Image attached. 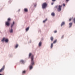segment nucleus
Instances as JSON below:
<instances>
[{
  "label": "nucleus",
  "instance_id": "nucleus-1",
  "mask_svg": "<svg viewBox=\"0 0 75 75\" xmlns=\"http://www.w3.org/2000/svg\"><path fill=\"white\" fill-rule=\"evenodd\" d=\"M31 57V65H30L29 66V68L30 69H33V65H34V56L32 55V53H30L29 54V58H30Z\"/></svg>",
  "mask_w": 75,
  "mask_h": 75
},
{
  "label": "nucleus",
  "instance_id": "nucleus-2",
  "mask_svg": "<svg viewBox=\"0 0 75 75\" xmlns=\"http://www.w3.org/2000/svg\"><path fill=\"white\" fill-rule=\"evenodd\" d=\"M4 41L6 42H8V39L4 38L1 41L2 42H4Z\"/></svg>",
  "mask_w": 75,
  "mask_h": 75
},
{
  "label": "nucleus",
  "instance_id": "nucleus-3",
  "mask_svg": "<svg viewBox=\"0 0 75 75\" xmlns=\"http://www.w3.org/2000/svg\"><path fill=\"white\" fill-rule=\"evenodd\" d=\"M47 4L46 3H43L42 5V8H46V7H47Z\"/></svg>",
  "mask_w": 75,
  "mask_h": 75
},
{
  "label": "nucleus",
  "instance_id": "nucleus-4",
  "mask_svg": "<svg viewBox=\"0 0 75 75\" xmlns=\"http://www.w3.org/2000/svg\"><path fill=\"white\" fill-rule=\"evenodd\" d=\"M61 7H62V6L59 5V8H57L58 11H60L61 10Z\"/></svg>",
  "mask_w": 75,
  "mask_h": 75
},
{
  "label": "nucleus",
  "instance_id": "nucleus-5",
  "mask_svg": "<svg viewBox=\"0 0 75 75\" xmlns=\"http://www.w3.org/2000/svg\"><path fill=\"white\" fill-rule=\"evenodd\" d=\"M6 25L7 26H9L10 25V21H7L5 23Z\"/></svg>",
  "mask_w": 75,
  "mask_h": 75
},
{
  "label": "nucleus",
  "instance_id": "nucleus-6",
  "mask_svg": "<svg viewBox=\"0 0 75 75\" xmlns=\"http://www.w3.org/2000/svg\"><path fill=\"white\" fill-rule=\"evenodd\" d=\"M4 68H5V66H4L2 68H1V69L0 70V72H1L2 71H4Z\"/></svg>",
  "mask_w": 75,
  "mask_h": 75
},
{
  "label": "nucleus",
  "instance_id": "nucleus-7",
  "mask_svg": "<svg viewBox=\"0 0 75 75\" xmlns=\"http://www.w3.org/2000/svg\"><path fill=\"white\" fill-rule=\"evenodd\" d=\"M15 22L14 21H13V24H11V28H12L13 27V26H14V25Z\"/></svg>",
  "mask_w": 75,
  "mask_h": 75
},
{
  "label": "nucleus",
  "instance_id": "nucleus-8",
  "mask_svg": "<svg viewBox=\"0 0 75 75\" xmlns=\"http://www.w3.org/2000/svg\"><path fill=\"white\" fill-rule=\"evenodd\" d=\"M9 31L11 33H12L13 32V29L11 28V30H9Z\"/></svg>",
  "mask_w": 75,
  "mask_h": 75
},
{
  "label": "nucleus",
  "instance_id": "nucleus-9",
  "mask_svg": "<svg viewBox=\"0 0 75 75\" xmlns=\"http://www.w3.org/2000/svg\"><path fill=\"white\" fill-rule=\"evenodd\" d=\"M50 40L52 41H53V40H54V38L53 37H51L50 38Z\"/></svg>",
  "mask_w": 75,
  "mask_h": 75
},
{
  "label": "nucleus",
  "instance_id": "nucleus-10",
  "mask_svg": "<svg viewBox=\"0 0 75 75\" xmlns=\"http://www.w3.org/2000/svg\"><path fill=\"white\" fill-rule=\"evenodd\" d=\"M64 24H65V22H62L61 24V26L62 27V25H64Z\"/></svg>",
  "mask_w": 75,
  "mask_h": 75
},
{
  "label": "nucleus",
  "instance_id": "nucleus-11",
  "mask_svg": "<svg viewBox=\"0 0 75 75\" xmlns=\"http://www.w3.org/2000/svg\"><path fill=\"white\" fill-rule=\"evenodd\" d=\"M24 10L25 12H28V9L27 8H25Z\"/></svg>",
  "mask_w": 75,
  "mask_h": 75
},
{
  "label": "nucleus",
  "instance_id": "nucleus-12",
  "mask_svg": "<svg viewBox=\"0 0 75 75\" xmlns=\"http://www.w3.org/2000/svg\"><path fill=\"white\" fill-rule=\"evenodd\" d=\"M69 25H70L69 27H71L72 26V23H69Z\"/></svg>",
  "mask_w": 75,
  "mask_h": 75
},
{
  "label": "nucleus",
  "instance_id": "nucleus-13",
  "mask_svg": "<svg viewBox=\"0 0 75 75\" xmlns=\"http://www.w3.org/2000/svg\"><path fill=\"white\" fill-rule=\"evenodd\" d=\"M42 44V43L41 42H40L39 44V47H41V46Z\"/></svg>",
  "mask_w": 75,
  "mask_h": 75
},
{
  "label": "nucleus",
  "instance_id": "nucleus-14",
  "mask_svg": "<svg viewBox=\"0 0 75 75\" xmlns=\"http://www.w3.org/2000/svg\"><path fill=\"white\" fill-rule=\"evenodd\" d=\"M29 28H30V27H29L27 28L26 29V31H28V30H29Z\"/></svg>",
  "mask_w": 75,
  "mask_h": 75
},
{
  "label": "nucleus",
  "instance_id": "nucleus-15",
  "mask_svg": "<svg viewBox=\"0 0 75 75\" xmlns=\"http://www.w3.org/2000/svg\"><path fill=\"white\" fill-rule=\"evenodd\" d=\"M20 62L22 64H24V62L23 60H21V61Z\"/></svg>",
  "mask_w": 75,
  "mask_h": 75
},
{
  "label": "nucleus",
  "instance_id": "nucleus-16",
  "mask_svg": "<svg viewBox=\"0 0 75 75\" xmlns=\"http://www.w3.org/2000/svg\"><path fill=\"white\" fill-rule=\"evenodd\" d=\"M51 15L52 16H55V13H51Z\"/></svg>",
  "mask_w": 75,
  "mask_h": 75
},
{
  "label": "nucleus",
  "instance_id": "nucleus-17",
  "mask_svg": "<svg viewBox=\"0 0 75 75\" xmlns=\"http://www.w3.org/2000/svg\"><path fill=\"white\" fill-rule=\"evenodd\" d=\"M26 72V71H23V74H25V73Z\"/></svg>",
  "mask_w": 75,
  "mask_h": 75
},
{
  "label": "nucleus",
  "instance_id": "nucleus-18",
  "mask_svg": "<svg viewBox=\"0 0 75 75\" xmlns=\"http://www.w3.org/2000/svg\"><path fill=\"white\" fill-rule=\"evenodd\" d=\"M18 47V44H17L15 46V47L16 48H17V47Z\"/></svg>",
  "mask_w": 75,
  "mask_h": 75
},
{
  "label": "nucleus",
  "instance_id": "nucleus-19",
  "mask_svg": "<svg viewBox=\"0 0 75 75\" xmlns=\"http://www.w3.org/2000/svg\"><path fill=\"white\" fill-rule=\"evenodd\" d=\"M53 47V43H51V48H52Z\"/></svg>",
  "mask_w": 75,
  "mask_h": 75
},
{
  "label": "nucleus",
  "instance_id": "nucleus-20",
  "mask_svg": "<svg viewBox=\"0 0 75 75\" xmlns=\"http://www.w3.org/2000/svg\"><path fill=\"white\" fill-rule=\"evenodd\" d=\"M47 21V18H46L45 20L43 21V23H45V22Z\"/></svg>",
  "mask_w": 75,
  "mask_h": 75
},
{
  "label": "nucleus",
  "instance_id": "nucleus-21",
  "mask_svg": "<svg viewBox=\"0 0 75 75\" xmlns=\"http://www.w3.org/2000/svg\"><path fill=\"white\" fill-rule=\"evenodd\" d=\"M11 20V19H10V18H8V21H10Z\"/></svg>",
  "mask_w": 75,
  "mask_h": 75
},
{
  "label": "nucleus",
  "instance_id": "nucleus-22",
  "mask_svg": "<svg viewBox=\"0 0 75 75\" xmlns=\"http://www.w3.org/2000/svg\"><path fill=\"white\" fill-rule=\"evenodd\" d=\"M57 42V40H55L53 42V44H55Z\"/></svg>",
  "mask_w": 75,
  "mask_h": 75
},
{
  "label": "nucleus",
  "instance_id": "nucleus-23",
  "mask_svg": "<svg viewBox=\"0 0 75 75\" xmlns=\"http://www.w3.org/2000/svg\"><path fill=\"white\" fill-rule=\"evenodd\" d=\"M73 21L74 22V23H75V18H74V19L73 20Z\"/></svg>",
  "mask_w": 75,
  "mask_h": 75
},
{
  "label": "nucleus",
  "instance_id": "nucleus-24",
  "mask_svg": "<svg viewBox=\"0 0 75 75\" xmlns=\"http://www.w3.org/2000/svg\"><path fill=\"white\" fill-rule=\"evenodd\" d=\"M57 30H55L54 31V33H57Z\"/></svg>",
  "mask_w": 75,
  "mask_h": 75
},
{
  "label": "nucleus",
  "instance_id": "nucleus-25",
  "mask_svg": "<svg viewBox=\"0 0 75 75\" xmlns=\"http://www.w3.org/2000/svg\"><path fill=\"white\" fill-rule=\"evenodd\" d=\"M71 20H72V18H70L69 19V21H71Z\"/></svg>",
  "mask_w": 75,
  "mask_h": 75
},
{
  "label": "nucleus",
  "instance_id": "nucleus-26",
  "mask_svg": "<svg viewBox=\"0 0 75 75\" xmlns=\"http://www.w3.org/2000/svg\"><path fill=\"white\" fill-rule=\"evenodd\" d=\"M63 6H65V4H63Z\"/></svg>",
  "mask_w": 75,
  "mask_h": 75
},
{
  "label": "nucleus",
  "instance_id": "nucleus-27",
  "mask_svg": "<svg viewBox=\"0 0 75 75\" xmlns=\"http://www.w3.org/2000/svg\"><path fill=\"white\" fill-rule=\"evenodd\" d=\"M64 35L62 36V38H64Z\"/></svg>",
  "mask_w": 75,
  "mask_h": 75
},
{
  "label": "nucleus",
  "instance_id": "nucleus-28",
  "mask_svg": "<svg viewBox=\"0 0 75 75\" xmlns=\"http://www.w3.org/2000/svg\"><path fill=\"white\" fill-rule=\"evenodd\" d=\"M56 0H52L53 1H55Z\"/></svg>",
  "mask_w": 75,
  "mask_h": 75
},
{
  "label": "nucleus",
  "instance_id": "nucleus-29",
  "mask_svg": "<svg viewBox=\"0 0 75 75\" xmlns=\"http://www.w3.org/2000/svg\"><path fill=\"white\" fill-rule=\"evenodd\" d=\"M53 4H54V3L53 2V3H51V5H53Z\"/></svg>",
  "mask_w": 75,
  "mask_h": 75
},
{
  "label": "nucleus",
  "instance_id": "nucleus-30",
  "mask_svg": "<svg viewBox=\"0 0 75 75\" xmlns=\"http://www.w3.org/2000/svg\"><path fill=\"white\" fill-rule=\"evenodd\" d=\"M69 1V0H66V1Z\"/></svg>",
  "mask_w": 75,
  "mask_h": 75
},
{
  "label": "nucleus",
  "instance_id": "nucleus-31",
  "mask_svg": "<svg viewBox=\"0 0 75 75\" xmlns=\"http://www.w3.org/2000/svg\"><path fill=\"white\" fill-rule=\"evenodd\" d=\"M0 75H2V74H0Z\"/></svg>",
  "mask_w": 75,
  "mask_h": 75
}]
</instances>
